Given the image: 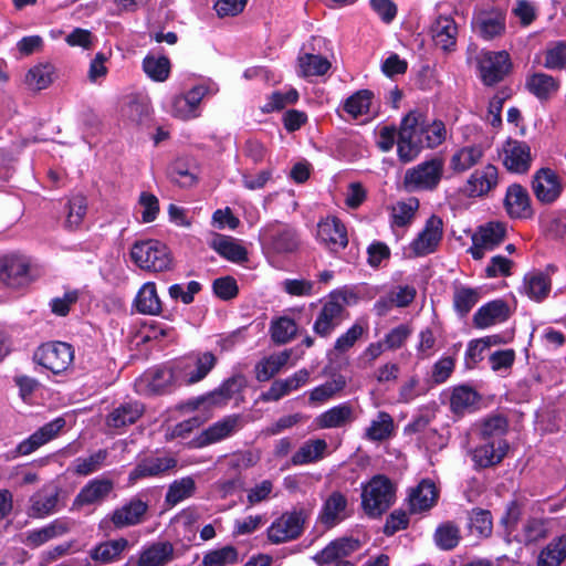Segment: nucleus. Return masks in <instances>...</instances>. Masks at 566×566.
Returning a JSON list of instances; mask_svg holds the SVG:
<instances>
[{"label": "nucleus", "instance_id": "1", "mask_svg": "<svg viewBox=\"0 0 566 566\" xmlns=\"http://www.w3.org/2000/svg\"><path fill=\"white\" fill-rule=\"evenodd\" d=\"M448 136L444 123L440 119L429 122L420 111L409 112L401 120L398 132L397 153L399 160L410 163L423 148L440 146Z\"/></svg>", "mask_w": 566, "mask_h": 566}, {"label": "nucleus", "instance_id": "2", "mask_svg": "<svg viewBox=\"0 0 566 566\" xmlns=\"http://www.w3.org/2000/svg\"><path fill=\"white\" fill-rule=\"evenodd\" d=\"M396 488L385 475L378 474L363 488L361 506L369 517L381 516L395 503Z\"/></svg>", "mask_w": 566, "mask_h": 566}, {"label": "nucleus", "instance_id": "3", "mask_svg": "<svg viewBox=\"0 0 566 566\" xmlns=\"http://www.w3.org/2000/svg\"><path fill=\"white\" fill-rule=\"evenodd\" d=\"M132 260L143 270L163 272L172 268V256L166 244L157 240L135 242Z\"/></svg>", "mask_w": 566, "mask_h": 566}, {"label": "nucleus", "instance_id": "4", "mask_svg": "<svg viewBox=\"0 0 566 566\" xmlns=\"http://www.w3.org/2000/svg\"><path fill=\"white\" fill-rule=\"evenodd\" d=\"M444 161L440 157L421 163L406 171L403 182L410 190H433L443 175Z\"/></svg>", "mask_w": 566, "mask_h": 566}, {"label": "nucleus", "instance_id": "5", "mask_svg": "<svg viewBox=\"0 0 566 566\" xmlns=\"http://www.w3.org/2000/svg\"><path fill=\"white\" fill-rule=\"evenodd\" d=\"M262 240L276 254L294 253L301 244L300 234L294 227L277 222L263 229Z\"/></svg>", "mask_w": 566, "mask_h": 566}, {"label": "nucleus", "instance_id": "6", "mask_svg": "<svg viewBox=\"0 0 566 566\" xmlns=\"http://www.w3.org/2000/svg\"><path fill=\"white\" fill-rule=\"evenodd\" d=\"M306 513L293 510L283 513L268 528V538L273 544H281L298 538L304 530Z\"/></svg>", "mask_w": 566, "mask_h": 566}, {"label": "nucleus", "instance_id": "7", "mask_svg": "<svg viewBox=\"0 0 566 566\" xmlns=\"http://www.w3.org/2000/svg\"><path fill=\"white\" fill-rule=\"evenodd\" d=\"M345 297L340 294H331L329 300L323 304L313 325V331L319 337L326 338L345 319Z\"/></svg>", "mask_w": 566, "mask_h": 566}, {"label": "nucleus", "instance_id": "8", "mask_svg": "<svg viewBox=\"0 0 566 566\" xmlns=\"http://www.w3.org/2000/svg\"><path fill=\"white\" fill-rule=\"evenodd\" d=\"M34 359L52 373L60 374L72 364L74 350L67 343H48L38 348L34 353Z\"/></svg>", "mask_w": 566, "mask_h": 566}, {"label": "nucleus", "instance_id": "9", "mask_svg": "<svg viewBox=\"0 0 566 566\" xmlns=\"http://www.w3.org/2000/svg\"><path fill=\"white\" fill-rule=\"evenodd\" d=\"M242 428V417L240 415H230L209 426L200 434L188 442L191 449L205 448L231 437Z\"/></svg>", "mask_w": 566, "mask_h": 566}, {"label": "nucleus", "instance_id": "10", "mask_svg": "<svg viewBox=\"0 0 566 566\" xmlns=\"http://www.w3.org/2000/svg\"><path fill=\"white\" fill-rule=\"evenodd\" d=\"M506 237V224L499 221H491L481 227L472 235V247L469 249L474 260H480L486 251L499 247Z\"/></svg>", "mask_w": 566, "mask_h": 566}, {"label": "nucleus", "instance_id": "11", "mask_svg": "<svg viewBox=\"0 0 566 566\" xmlns=\"http://www.w3.org/2000/svg\"><path fill=\"white\" fill-rule=\"evenodd\" d=\"M149 505L138 496H133L123 505L116 507L108 516L116 530H123L144 523Z\"/></svg>", "mask_w": 566, "mask_h": 566}, {"label": "nucleus", "instance_id": "12", "mask_svg": "<svg viewBox=\"0 0 566 566\" xmlns=\"http://www.w3.org/2000/svg\"><path fill=\"white\" fill-rule=\"evenodd\" d=\"M479 66L484 84L493 85L502 81L509 74L512 63L506 51H488L481 54Z\"/></svg>", "mask_w": 566, "mask_h": 566}, {"label": "nucleus", "instance_id": "13", "mask_svg": "<svg viewBox=\"0 0 566 566\" xmlns=\"http://www.w3.org/2000/svg\"><path fill=\"white\" fill-rule=\"evenodd\" d=\"M509 450L504 439L481 440V443L470 450L471 459L476 470L495 467L502 462Z\"/></svg>", "mask_w": 566, "mask_h": 566}, {"label": "nucleus", "instance_id": "14", "mask_svg": "<svg viewBox=\"0 0 566 566\" xmlns=\"http://www.w3.org/2000/svg\"><path fill=\"white\" fill-rule=\"evenodd\" d=\"M443 233V222L441 218L431 216L421 232L410 243V250L413 256H423L433 253L441 242Z\"/></svg>", "mask_w": 566, "mask_h": 566}, {"label": "nucleus", "instance_id": "15", "mask_svg": "<svg viewBox=\"0 0 566 566\" xmlns=\"http://www.w3.org/2000/svg\"><path fill=\"white\" fill-rule=\"evenodd\" d=\"M114 490L111 479L98 478L87 482L75 496L72 509L80 510L83 506L103 503Z\"/></svg>", "mask_w": 566, "mask_h": 566}, {"label": "nucleus", "instance_id": "16", "mask_svg": "<svg viewBox=\"0 0 566 566\" xmlns=\"http://www.w3.org/2000/svg\"><path fill=\"white\" fill-rule=\"evenodd\" d=\"M532 187L535 197L543 203L554 202L563 189L559 177L549 168H541L536 171Z\"/></svg>", "mask_w": 566, "mask_h": 566}, {"label": "nucleus", "instance_id": "17", "mask_svg": "<svg viewBox=\"0 0 566 566\" xmlns=\"http://www.w3.org/2000/svg\"><path fill=\"white\" fill-rule=\"evenodd\" d=\"M123 119L133 125H147L151 119V109L149 98L143 94L127 95L120 107Z\"/></svg>", "mask_w": 566, "mask_h": 566}, {"label": "nucleus", "instance_id": "18", "mask_svg": "<svg viewBox=\"0 0 566 566\" xmlns=\"http://www.w3.org/2000/svg\"><path fill=\"white\" fill-rule=\"evenodd\" d=\"M532 161L530 146L525 142L507 139L503 145V164L512 172L523 174Z\"/></svg>", "mask_w": 566, "mask_h": 566}, {"label": "nucleus", "instance_id": "19", "mask_svg": "<svg viewBox=\"0 0 566 566\" xmlns=\"http://www.w3.org/2000/svg\"><path fill=\"white\" fill-rule=\"evenodd\" d=\"M177 467V459L171 455L147 457L140 460L129 473V482L139 479L161 476Z\"/></svg>", "mask_w": 566, "mask_h": 566}, {"label": "nucleus", "instance_id": "20", "mask_svg": "<svg viewBox=\"0 0 566 566\" xmlns=\"http://www.w3.org/2000/svg\"><path fill=\"white\" fill-rule=\"evenodd\" d=\"M504 208L507 214L514 219H527L533 216L530 195L526 188L518 184L507 187Z\"/></svg>", "mask_w": 566, "mask_h": 566}, {"label": "nucleus", "instance_id": "21", "mask_svg": "<svg viewBox=\"0 0 566 566\" xmlns=\"http://www.w3.org/2000/svg\"><path fill=\"white\" fill-rule=\"evenodd\" d=\"M360 543L353 537H343L329 543L323 551L314 556V560L319 566L329 565L344 558L358 551Z\"/></svg>", "mask_w": 566, "mask_h": 566}, {"label": "nucleus", "instance_id": "22", "mask_svg": "<svg viewBox=\"0 0 566 566\" xmlns=\"http://www.w3.org/2000/svg\"><path fill=\"white\" fill-rule=\"evenodd\" d=\"M65 419L59 417L51 422L45 423L39 430H36L33 434H31L28 439L23 440L17 448V451L27 455L45 444L46 442L54 439L59 432L65 426Z\"/></svg>", "mask_w": 566, "mask_h": 566}, {"label": "nucleus", "instance_id": "23", "mask_svg": "<svg viewBox=\"0 0 566 566\" xmlns=\"http://www.w3.org/2000/svg\"><path fill=\"white\" fill-rule=\"evenodd\" d=\"M497 182V168L493 165H486L482 169L475 170L470 176L464 187V192L469 197H482L495 188Z\"/></svg>", "mask_w": 566, "mask_h": 566}, {"label": "nucleus", "instance_id": "24", "mask_svg": "<svg viewBox=\"0 0 566 566\" xmlns=\"http://www.w3.org/2000/svg\"><path fill=\"white\" fill-rule=\"evenodd\" d=\"M28 261L18 255H8L0 260V281L8 286H20L28 275Z\"/></svg>", "mask_w": 566, "mask_h": 566}, {"label": "nucleus", "instance_id": "25", "mask_svg": "<svg viewBox=\"0 0 566 566\" xmlns=\"http://www.w3.org/2000/svg\"><path fill=\"white\" fill-rule=\"evenodd\" d=\"M168 176L179 187L190 188L198 182L199 166L193 158H178L169 166Z\"/></svg>", "mask_w": 566, "mask_h": 566}, {"label": "nucleus", "instance_id": "26", "mask_svg": "<svg viewBox=\"0 0 566 566\" xmlns=\"http://www.w3.org/2000/svg\"><path fill=\"white\" fill-rule=\"evenodd\" d=\"M128 547V541L119 537L97 544L88 552V555L96 565H107L118 562Z\"/></svg>", "mask_w": 566, "mask_h": 566}, {"label": "nucleus", "instance_id": "27", "mask_svg": "<svg viewBox=\"0 0 566 566\" xmlns=\"http://www.w3.org/2000/svg\"><path fill=\"white\" fill-rule=\"evenodd\" d=\"M355 419L354 407L349 402H344L317 416L315 423L319 429H334L346 427Z\"/></svg>", "mask_w": 566, "mask_h": 566}, {"label": "nucleus", "instance_id": "28", "mask_svg": "<svg viewBox=\"0 0 566 566\" xmlns=\"http://www.w3.org/2000/svg\"><path fill=\"white\" fill-rule=\"evenodd\" d=\"M73 522L66 518H56L49 525L30 531L24 543L30 547H38L52 538L62 536L71 531Z\"/></svg>", "mask_w": 566, "mask_h": 566}, {"label": "nucleus", "instance_id": "29", "mask_svg": "<svg viewBox=\"0 0 566 566\" xmlns=\"http://www.w3.org/2000/svg\"><path fill=\"white\" fill-rule=\"evenodd\" d=\"M430 33L434 45L448 52L451 51L457 41L458 28L453 19L439 17L431 25Z\"/></svg>", "mask_w": 566, "mask_h": 566}, {"label": "nucleus", "instance_id": "30", "mask_svg": "<svg viewBox=\"0 0 566 566\" xmlns=\"http://www.w3.org/2000/svg\"><path fill=\"white\" fill-rule=\"evenodd\" d=\"M145 407L139 401H127L114 408L106 418L109 428L119 429L135 423L144 413Z\"/></svg>", "mask_w": 566, "mask_h": 566}, {"label": "nucleus", "instance_id": "31", "mask_svg": "<svg viewBox=\"0 0 566 566\" xmlns=\"http://www.w3.org/2000/svg\"><path fill=\"white\" fill-rule=\"evenodd\" d=\"M172 558V544L169 542H156L140 552L134 566H165Z\"/></svg>", "mask_w": 566, "mask_h": 566}, {"label": "nucleus", "instance_id": "32", "mask_svg": "<svg viewBox=\"0 0 566 566\" xmlns=\"http://www.w3.org/2000/svg\"><path fill=\"white\" fill-rule=\"evenodd\" d=\"M317 238L326 245L345 248L348 243L346 228L335 217L326 218L317 224Z\"/></svg>", "mask_w": 566, "mask_h": 566}, {"label": "nucleus", "instance_id": "33", "mask_svg": "<svg viewBox=\"0 0 566 566\" xmlns=\"http://www.w3.org/2000/svg\"><path fill=\"white\" fill-rule=\"evenodd\" d=\"M473 29L484 40L501 35L505 29V19L499 12H482L473 19Z\"/></svg>", "mask_w": 566, "mask_h": 566}, {"label": "nucleus", "instance_id": "34", "mask_svg": "<svg viewBox=\"0 0 566 566\" xmlns=\"http://www.w3.org/2000/svg\"><path fill=\"white\" fill-rule=\"evenodd\" d=\"M509 317V307L502 300L489 302L481 306L473 316L476 327L485 328L493 324L504 322Z\"/></svg>", "mask_w": 566, "mask_h": 566}, {"label": "nucleus", "instance_id": "35", "mask_svg": "<svg viewBox=\"0 0 566 566\" xmlns=\"http://www.w3.org/2000/svg\"><path fill=\"white\" fill-rule=\"evenodd\" d=\"M347 499L338 491L333 492L324 502L319 515L321 522L328 526H335L346 517Z\"/></svg>", "mask_w": 566, "mask_h": 566}, {"label": "nucleus", "instance_id": "36", "mask_svg": "<svg viewBox=\"0 0 566 566\" xmlns=\"http://www.w3.org/2000/svg\"><path fill=\"white\" fill-rule=\"evenodd\" d=\"M57 502V490L43 488L31 496L29 515L32 517H44L50 515L55 511Z\"/></svg>", "mask_w": 566, "mask_h": 566}, {"label": "nucleus", "instance_id": "37", "mask_svg": "<svg viewBox=\"0 0 566 566\" xmlns=\"http://www.w3.org/2000/svg\"><path fill=\"white\" fill-rule=\"evenodd\" d=\"M216 361V356L210 352L200 354L191 361H187L184 366L185 384L192 385L202 380L214 367Z\"/></svg>", "mask_w": 566, "mask_h": 566}, {"label": "nucleus", "instance_id": "38", "mask_svg": "<svg viewBox=\"0 0 566 566\" xmlns=\"http://www.w3.org/2000/svg\"><path fill=\"white\" fill-rule=\"evenodd\" d=\"M438 500V491L433 482L423 480L410 493L409 502L412 512H421L431 509Z\"/></svg>", "mask_w": 566, "mask_h": 566}, {"label": "nucleus", "instance_id": "39", "mask_svg": "<svg viewBox=\"0 0 566 566\" xmlns=\"http://www.w3.org/2000/svg\"><path fill=\"white\" fill-rule=\"evenodd\" d=\"M395 431V423L392 417L385 411H379L377 417L370 421L366 428L365 439L374 442H380L389 439Z\"/></svg>", "mask_w": 566, "mask_h": 566}, {"label": "nucleus", "instance_id": "40", "mask_svg": "<svg viewBox=\"0 0 566 566\" xmlns=\"http://www.w3.org/2000/svg\"><path fill=\"white\" fill-rule=\"evenodd\" d=\"M327 443L323 439H314L304 442L292 455L291 462L294 465H303L323 459Z\"/></svg>", "mask_w": 566, "mask_h": 566}, {"label": "nucleus", "instance_id": "41", "mask_svg": "<svg viewBox=\"0 0 566 566\" xmlns=\"http://www.w3.org/2000/svg\"><path fill=\"white\" fill-rule=\"evenodd\" d=\"M483 157V149L479 145L465 146L457 150L450 159V168L455 172H463L476 165Z\"/></svg>", "mask_w": 566, "mask_h": 566}, {"label": "nucleus", "instance_id": "42", "mask_svg": "<svg viewBox=\"0 0 566 566\" xmlns=\"http://www.w3.org/2000/svg\"><path fill=\"white\" fill-rule=\"evenodd\" d=\"M174 371L168 368H157L146 373L142 379L149 394L160 395L170 390L174 384Z\"/></svg>", "mask_w": 566, "mask_h": 566}, {"label": "nucleus", "instance_id": "43", "mask_svg": "<svg viewBox=\"0 0 566 566\" xmlns=\"http://www.w3.org/2000/svg\"><path fill=\"white\" fill-rule=\"evenodd\" d=\"M135 306L142 314L157 315L160 313L161 302L154 283L148 282L143 285L135 298Z\"/></svg>", "mask_w": 566, "mask_h": 566}, {"label": "nucleus", "instance_id": "44", "mask_svg": "<svg viewBox=\"0 0 566 566\" xmlns=\"http://www.w3.org/2000/svg\"><path fill=\"white\" fill-rule=\"evenodd\" d=\"M291 357L290 350L273 354L255 366V376L259 381H268L285 366Z\"/></svg>", "mask_w": 566, "mask_h": 566}, {"label": "nucleus", "instance_id": "45", "mask_svg": "<svg viewBox=\"0 0 566 566\" xmlns=\"http://www.w3.org/2000/svg\"><path fill=\"white\" fill-rule=\"evenodd\" d=\"M526 86L539 99H548L557 92L559 83L552 75L535 73L527 78Z\"/></svg>", "mask_w": 566, "mask_h": 566}, {"label": "nucleus", "instance_id": "46", "mask_svg": "<svg viewBox=\"0 0 566 566\" xmlns=\"http://www.w3.org/2000/svg\"><path fill=\"white\" fill-rule=\"evenodd\" d=\"M551 284L549 276L544 272H532L525 275L524 279L525 292L535 301H542L547 297Z\"/></svg>", "mask_w": 566, "mask_h": 566}, {"label": "nucleus", "instance_id": "47", "mask_svg": "<svg viewBox=\"0 0 566 566\" xmlns=\"http://www.w3.org/2000/svg\"><path fill=\"white\" fill-rule=\"evenodd\" d=\"M566 558V534L552 541L538 555L537 566H559Z\"/></svg>", "mask_w": 566, "mask_h": 566}, {"label": "nucleus", "instance_id": "48", "mask_svg": "<svg viewBox=\"0 0 566 566\" xmlns=\"http://www.w3.org/2000/svg\"><path fill=\"white\" fill-rule=\"evenodd\" d=\"M479 395L468 386H460L453 389L450 406L453 412L463 413L470 411L476 405Z\"/></svg>", "mask_w": 566, "mask_h": 566}, {"label": "nucleus", "instance_id": "49", "mask_svg": "<svg viewBox=\"0 0 566 566\" xmlns=\"http://www.w3.org/2000/svg\"><path fill=\"white\" fill-rule=\"evenodd\" d=\"M143 70L155 82H165L170 74V61L166 56L147 55L143 60Z\"/></svg>", "mask_w": 566, "mask_h": 566}, {"label": "nucleus", "instance_id": "50", "mask_svg": "<svg viewBox=\"0 0 566 566\" xmlns=\"http://www.w3.org/2000/svg\"><path fill=\"white\" fill-rule=\"evenodd\" d=\"M270 332L272 340L275 344L283 345L295 337L297 325L292 318L282 316L271 323Z\"/></svg>", "mask_w": 566, "mask_h": 566}, {"label": "nucleus", "instance_id": "51", "mask_svg": "<svg viewBox=\"0 0 566 566\" xmlns=\"http://www.w3.org/2000/svg\"><path fill=\"white\" fill-rule=\"evenodd\" d=\"M195 480L191 476H186L174 481L169 485L165 500L169 505H176L190 497L195 493Z\"/></svg>", "mask_w": 566, "mask_h": 566}, {"label": "nucleus", "instance_id": "52", "mask_svg": "<svg viewBox=\"0 0 566 566\" xmlns=\"http://www.w3.org/2000/svg\"><path fill=\"white\" fill-rule=\"evenodd\" d=\"M54 67L51 64H39L29 70L25 83L34 91L46 88L53 82Z\"/></svg>", "mask_w": 566, "mask_h": 566}, {"label": "nucleus", "instance_id": "53", "mask_svg": "<svg viewBox=\"0 0 566 566\" xmlns=\"http://www.w3.org/2000/svg\"><path fill=\"white\" fill-rule=\"evenodd\" d=\"M298 66L303 76H321L327 73L331 63L321 55L306 53L298 57Z\"/></svg>", "mask_w": 566, "mask_h": 566}, {"label": "nucleus", "instance_id": "54", "mask_svg": "<svg viewBox=\"0 0 566 566\" xmlns=\"http://www.w3.org/2000/svg\"><path fill=\"white\" fill-rule=\"evenodd\" d=\"M107 455V451L102 449L86 458H77L73 462V472L77 475H90L103 467Z\"/></svg>", "mask_w": 566, "mask_h": 566}, {"label": "nucleus", "instance_id": "55", "mask_svg": "<svg viewBox=\"0 0 566 566\" xmlns=\"http://www.w3.org/2000/svg\"><path fill=\"white\" fill-rule=\"evenodd\" d=\"M208 419L209 416L198 415L178 422L166 430L165 438L167 441L174 439H186L192 433L195 429L201 427Z\"/></svg>", "mask_w": 566, "mask_h": 566}, {"label": "nucleus", "instance_id": "56", "mask_svg": "<svg viewBox=\"0 0 566 566\" xmlns=\"http://www.w3.org/2000/svg\"><path fill=\"white\" fill-rule=\"evenodd\" d=\"M460 538L459 527L451 522L439 525L434 532V542L443 551L453 549L459 544Z\"/></svg>", "mask_w": 566, "mask_h": 566}, {"label": "nucleus", "instance_id": "57", "mask_svg": "<svg viewBox=\"0 0 566 566\" xmlns=\"http://www.w3.org/2000/svg\"><path fill=\"white\" fill-rule=\"evenodd\" d=\"M373 97L374 93L371 91L360 90L345 101L344 109L354 118H357L369 112Z\"/></svg>", "mask_w": 566, "mask_h": 566}, {"label": "nucleus", "instance_id": "58", "mask_svg": "<svg viewBox=\"0 0 566 566\" xmlns=\"http://www.w3.org/2000/svg\"><path fill=\"white\" fill-rule=\"evenodd\" d=\"M479 300L480 294L475 289L460 286L454 290L453 306L461 316H465Z\"/></svg>", "mask_w": 566, "mask_h": 566}, {"label": "nucleus", "instance_id": "59", "mask_svg": "<svg viewBox=\"0 0 566 566\" xmlns=\"http://www.w3.org/2000/svg\"><path fill=\"white\" fill-rule=\"evenodd\" d=\"M213 248L221 256L232 262L247 260V250L231 239L219 238L213 241Z\"/></svg>", "mask_w": 566, "mask_h": 566}, {"label": "nucleus", "instance_id": "60", "mask_svg": "<svg viewBox=\"0 0 566 566\" xmlns=\"http://www.w3.org/2000/svg\"><path fill=\"white\" fill-rule=\"evenodd\" d=\"M238 562V551L228 545L219 549L211 551L203 556L202 566H227Z\"/></svg>", "mask_w": 566, "mask_h": 566}, {"label": "nucleus", "instance_id": "61", "mask_svg": "<svg viewBox=\"0 0 566 566\" xmlns=\"http://www.w3.org/2000/svg\"><path fill=\"white\" fill-rule=\"evenodd\" d=\"M346 386V380L343 376H338L331 381L314 388L310 394L311 402H324L332 398L335 394L343 390Z\"/></svg>", "mask_w": 566, "mask_h": 566}, {"label": "nucleus", "instance_id": "62", "mask_svg": "<svg viewBox=\"0 0 566 566\" xmlns=\"http://www.w3.org/2000/svg\"><path fill=\"white\" fill-rule=\"evenodd\" d=\"M507 421L503 416L496 415L488 418L480 430L481 440L492 441L493 439H502L506 432Z\"/></svg>", "mask_w": 566, "mask_h": 566}, {"label": "nucleus", "instance_id": "63", "mask_svg": "<svg viewBox=\"0 0 566 566\" xmlns=\"http://www.w3.org/2000/svg\"><path fill=\"white\" fill-rule=\"evenodd\" d=\"M492 516L486 510L474 509L470 513V528L479 535L488 537L492 533Z\"/></svg>", "mask_w": 566, "mask_h": 566}, {"label": "nucleus", "instance_id": "64", "mask_svg": "<svg viewBox=\"0 0 566 566\" xmlns=\"http://www.w3.org/2000/svg\"><path fill=\"white\" fill-rule=\"evenodd\" d=\"M365 328L360 323H355L346 333L342 334L334 344V350L338 354L348 352L363 336Z\"/></svg>", "mask_w": 566, "mask_h": 566}]
</instances>
